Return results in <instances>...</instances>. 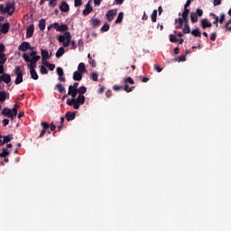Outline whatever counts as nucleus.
<instances>
[{
	"label": "nucleus",
	"mask_w": 231,
	"mask_h": 231,
	"mask_svg": "<svg viewBox=\"0 0 231 231\" xmlns=\"http://www.w3.org/2000/svg\"><path fill=\"white\" fill-rule=\"evenodd\" d=\"M201 27L203 30L207 29V28H212V23L210 22H208V20L207 18L202 19L200 22Z\"/></svg>",
	"instance_id": "11"
},
{
	"label": "nucleus",
	"mask_w": 231,
	"mask_h": 231,
	"mask_svg": "<svg viewBox=\"0 0 231 231\" xmlns=\"http://www.w3.org/2000/svg\"><path fill=\"white\" fill-rule=\"evenodd\" d=\"M49 129H51V131H55L57 129V126L55 125V124L51 123V125H49Z\"/></svg>",
	"instance_id": "56"
},
{
	"label": "nucleus",
	"mask_w": 231,
	"mask_h": 231,
	"mask_svg": "<svg viewBox=\"0 0 231 231\" xmlns=\"http://www.w3.org/2000/svg\"><path fill=\"white\" fill-rule=\"evenodd\" d=\"M1 77L2 81L5 82V84H10L12 82V76H10V74L4 73Z\"/></svg>",
	"instance_id": "14"
},
{
	"label": "nucleus",
	"mask_w": 231,
	"mask_h": 231,
	"mask_svg": "<svg viewBox=\"0 0 231 231\" xmlns=\"http://www.w3.org/2000/svg\"><path fill=\"white\" fill-rule=\"evenodd\" d=\"M6 60H7L6 54L0 53V65L6 64Z\"/></svg>",
	"instance_id": "29"
},
{
	"label": "nucleus",
	"mask_w": 231,
	"mask_h": 231,
	"mask_svg": "<svg viewBox=\"0 0 231 231\" xmlns=\"http://www.w3.org/2000/svg\"><path fill=\"white\" fill-rule=\"evenodd\" d=\"M3 152L0 153V158H6V156H8L10 154V152H8V149L6 148H3Z\"/></svg>",
	"instance_id": "37"
},
{
	"label": "nucleus",
	"mask_w": 231,
	"mask_h": 231,
	"mask_svg": "<svg viewBox=\"0 0 231 231\" xmlns=\"http://www.w3.org/2000/svg\"><path fill=\"white\" fill-rule=\"evenodd\" d=\"M217 39V34L216 32H213L210 34V41H216Z\"/></svg>",
	"instance_id": "52"
},
{
	"label": "nucleus",
	"mask_w": 231,
	"mask_h": 231,
	"mask_svg": "<svg viewBox=\"0 0 231 231\" xmlns=\"http://www.w3.org/2000/svg\"><path fill=\"white\" fill-rule=\"evenodd\" d=\"M113 89L114 91H120V89H122V86L114 85Z\"/></svg>",
	"instance_id": "59"
},
{
	"label": "nucleus",
	"mask_w": 231,
	"mask_h": 231,
	"mask_svg": "<svg viewBox=\"0 0 231 231\" xmlns=\"http://www.w3.org/2000/svg\"><path fill=\"white\" fill-rule=\"evenodd\" d=\"M185 59H186V56H185V55H180V56L178 58V61H179V62H185Z\"/></svg>",
	"instance_id": "57"
},
{
	"label": "nucleus",
	"mask_w": 231,
	"mask_h": 231,
	"mask_svg": "<svg viewBox=\"0 0 231 231\" xmlns=\"http://www.w3.org/2000/svg\"><path fill=\"white\" fill-rule=\"evenodd\" d=\"M29 57H32V58H33V57H38V56H37V52H36L35 51H32L30 52V54H29Z\"/></svg>",
	"instance_id": "62"
},
{
	"label": "nucleus",
	"mask_w": 231,
	"mask_h": 231,
	"mask_svg": "<svg viewBox=\"0 0 231 231\" xmlns=\"http://www.w3.org/2000/svg\"><path fill=\"white\" fill-rule=\"evenodd\" d=\"M56 39L62 44L63 48H68L70 44L72 50H77V42L71 41V32H66L63 34L57 35Z\"/></svg>",
	"instance_id": "1"
},
{
	"label": "nucleus",
	"mask_w": 231,
	"mask_h": 231,
	"mask_svg": "<svg viewBox=\"0 0 231 231\" xmlns=\"http://www.w3.org/2000/svg\"><path fill=\"white\" fill-rule=\"evenodd\" d=\"M40 71L42 75H48V69L44 65L40 66Z\"/></svg>",
	"instance_id": "41"
},
{
	"label": "nucleus",
	"mask_w": 231,
	"mask_h": 231,
	"mask_svg": "<svg viewBox=\"0 0 231 231\" xmlns=\"http://www.w3.org/2000/svg\"><path fill=\"white\" fill-rule=\"evenodd\" d=\"M90 23L95 27L96 26H100V19H98V18H92Z\"/></svg>",
	"instance_id": "32"
},
{
	"label": "nucleus",
	"mask_w": 231,
	"mask_h": 231,
	"mask_svg": "<svg viewBox=\"0 0 231 231\" xmlns=\"http://www.w3.org/2000/svg\"><path fill=\"white\" fill-rule=\"evenodd\" d=\"M30 48V42H23L22 44L19 45L18 50L19 51H28Z\"/></svg>",
	"instance_id": "10"
},
{
	"label": "nucleus",
	"mask_w": 231,
	"mask_h": 231,
	"mask_svg": "<svg viewBox=\"0 0 231 231\" xmlns=\"http://www.w3.org/2000/svg\"><path fill=\"white\" fill-rule=\"evenodd\" d=\"M4 12L5 14H8V15H14V12H15V3H8Z\"/></svg>",
	"instance_id": "4"
},
{
	"label": "nucleus",
	"mask_w": 231,
	"mask_h": 231,
	"mask_svg": "<svg viewBox=\"0 0 231 231\" xmlns=\"http://www.w3.org/2000/svg\"><path fill=\"white\" fill-rule=\"evenodd\" d=\"M31 73V79L33 80H39V74H37V70L35 69H29Z\"/></svg>",
	"instance_id": "20"
},
{
	"label": "nucleus",
	"mask_w": 231,
	"mask_h": 231,
	"mask_svg": "<svg viewBox=\"0 0 231 231\" xmlns=\"http://www.w3.org/2000/svg\"><path fill=\"white\" fill-rule=\"evenodd\" d=\"M41 125L42 127V130L41 131L40 138H42V136H44L46 134V131H48V129H50V124L46 123V122H42Z\"/></svg>",
	"instance_id": "6"
},
{
	"label": "nucleus",
	"mask_w": 231,
	"mask_h": 231,
	"mask_svg": "<svg viewBox=\"0 0 231 231\" xmlns=\"http://www.w3.org/2000/svg\"><path fill=\"white\" fill-rule=\"evenodd\" d=\"M1 32H2V33H8V32H10V23H5L2 24Z\"/></svg>",
	"instance_id": "19"
},
{
	"label": "nucleus",
	"mask_w": 231,
	"mask_h": 231,
	"mask_svg": "<svg viewBox=\"0 0 231 231\" xmlns=\"http://www.w3.org/2000/svg\"><path fill=\"white\" fill-rule=\"evenodd\" d=\"M190 21H191L192 24H194L195 23H198V14L192 12L190 14Z\"/></svg>",
	"instance_id": "27"
},
{
	"label": "nucleus",
	"mask_w": 231,
	"mask_h": 231,
	"mask_svg": "<svg viewBox=\"0 0 231 231\" xmlns=\"http://www.w3.org/2000/svg\"><path fill=\"white\" fill-rule=\"evenodd\" d=\"M170 41L171 42H178V38L176 37V35H174V34H170Z\"/></svg>",
	"instance_id": "46"
},
{
	"label": "nucleus",
	"mask_w": 231,
	"mask_h": 231,
	"mask_svg": "<svg viewBox=\"0 0 231 231\" xmlns=\"http://www.w3.org/2000/svg\"><path fill=\"white\" fill-rule=\"evenodd\" d=\"M158 17V10H153L151 15L152 23H156Z\"/></svg>",
	"instance_id": "30"
},
{
	"label": "nucleus",
	"mask_w": 231,
	"mask_h": 231,
	"mask_svg": "<svg viewBox=\"0 0 231 231\" xmlns=\"http://www.w3.org/2000/svg\"><path fill=\"white\" fill-rule=\"evenodd\" d=\"M225 17H226L225 14H220V18L218 19V23H220V24H223V23H225Z\"/></svg>",
	"instance_id": "48"
},
{
	"label": "nucleus",
	"mask_w": 231,
	"mask_h": 231,
	"mask_svg": "<svg viewBox=\"0 0 231 231\" xmlns=\"http://www.w3.org/2000/svg\"><path fill=\"white\" fill-rule=\"evenodd\" d=\"M68 106H73L74 109H80V103H78L75 99H67Z\"/></svg>",
	"instance_id": "9"
},
{
	"label": "nucleus",
	"mask_w": 231,
	"mask_h": 231,
	"mask_svg": "<svg viewBox=\"0 0 231 231\" xmlns=\"http://www.w3.org/2000/svg\"><path fill=\"white\" fill-rule=\"evenodd\" d=\"M10 99V94L6 93L5 91H0V103L3 104L5 100Z\"/></svg>",
	"instance_id": "13"
},
{
	"label": "nucleus",
	"mask_w": 231,
	"mask_h": 231,
	"mask_svg": "<svg viewBox=\"0 0 231 231\" xmlns=\"http://www.w3.org/2000/svg\"><path fill=\"white\" fill-rule=\"evenodd\" d=\"M112 95H113V92H112L111 90H107V91L106 92V98H110V97H112Z\"/></svg>",
	"instance_id": "64"
},
{
	"label": "nucleus",
	"mask_w": 231,
	"mask_h": 231,
	"mask_svg": "<svg viewBox=\"0 0 231 231\" xmlns=\"http://www.w3.org/2000/svg\"><path fill=\"white\" fill-rule=\"evenodd\" d=\"M82 72H79V70L75 71L73 73V80L80 81V79H82Z\"/></svg>",
	"instance_id": "22"
},
{
	"label": "nucleus",
	"mask_w": 231,
	"mask_h": 231,
	"mask_svg": "<svg viewBox=\"0 0 231 231\" xmlns=\"http://www.w3.org/2000/svg\"><path fill=\"white\" fill-rule=\"evenodd\" d=\"M93 12V6H91V1H88L83 10V15H89Z\"/></svg>",
	"instance_id": "8"
},
{
	"label": "nucleus",
	"mask_w": 231,
	"mask_h": 231,
	"mask_svg": "<svg viewBox=\"0 0 231 231\" xmlns=\"http://www.w3.org/2000/svg\"><path fill=\"white\" fill-rule=\"evenodd\" d=\"M56 89H58L59 93H64V91H66V88H64V86L60 83L56 85Z\"/></svg>",
	"instance_id": "36"
},
{
	"label": "nucleus",
	"mask_w": 231,
	"mask_h": 231,
	"mask_svg": "<svg viewBox=\"0 0 231 231\" xmlns=\"http://www.w3.org/2000/svg\"><path fill=\"white\" fill-rule=\"evenodd\" d=\"M2 138L4 140L0 139V145H5V143H8L12 142V140H14V137H12V135H10V134L2 136Z\"/></svg>",
	"instance_id": "12"
},
{
	"label": "nucleus",
	"mask_w": 231,
	"mask_h": 231,
	"mask_svg": "<svg viewBox=\"0 0 231 231\" xmlns=\"http://www.w3.org/2000/svg\"><path fill=\"white\" fill-rule=\"evenodd\" d=\"M42 53V60H48V59H51V56H50V52L48 51L42 49L41 50Z\"/></svg>",
	"instance_id": "15"
},
{
	"label": "nucleus",
	"mask_w": 231,
	"mask_h": 231,
	"mask_svg": "<svg viewBox=\"0 0 231 231\" xmlns=\"http://www.w3.org/2000/svg\"><path fill=\"white\" fill-rule=\"evenodd\" d=\"M189 14H190V10L189 8L184 7V11L182 13V17H189Z\"/></svg>",
	"instance_id": "45"
},
{
	"label": "nucleus",
	"mask_w": 231,
	"mask_h": 231,
	"mask_svg": "<svg viewBox=\"0 0 231 231\" xmlns=\"http://www.w3.org/2000/svg\"><path fill=\"white\" fill-rule=\"evenodd\" d=\"M125 84H131L133 86L134 85V79H133L131 77H128L125 79Z\"/></svg>",
	"instance_id": "43"
},
{
	"label": "nucleus",
	"mask_w": 231,
	"mask_h": 231,
	"mask_svg": "<svg viewBox=\"0 0 231 231\" xmlns=\"http://www.w3.org/2000/svg\"><path fill=\"white\" fill-rule=\"evenodd\" d=\"M88 62H89L91 68H97V61H95V60L90 59V60H88Z\"/></svg>",
	"instance_id": "47"
},
{
	"label": "nucleus",
	"mask_w": 231,
	"mask_h": 231,
	"mask_svg": "<svg viewBox=\"0 0 231 231\" xmlns=\"http://www.w3.org/2000/svg\"><path fill=\"white\" fill-rule=\"evenodd\" d=\"M78 91V88H74L71 85L69 87L68 93H76Z\"/></svg>",
	"instance_id": "51"
},
{
	"label": "nucleus",
	"mask_w": 231,
	"mask_h": 231,
	"mask_svg": "<svg viewBox=\"0 0 231 231\" xmlns=\"http://www.w3.org/2000/svg\"><path fill=\"white\" fill-rule=\"evenodd\" d=\"M23 59L25 60V62H30L27 64V67L29 69H35L37 68V62L41 60V56H34L32 59H30V56H28L26 53L23 54Z\"/></svg>",
	"instance_id": "2"
},
{
	"label": "nucleus",
	"mask_w": 231,
	"mask_h": 231,
	"mask_svg": "<svg viewBox=\"0 0 231 231\" xmlns=\"http://www.w3.org/2000/svg\"><path fill=\"white\" fill-rule=\"evenodd\" d=\"M78 71L84 75V73H86V64H84L83 62L79 63L78 66Z\"/></svg>",
	"instance_id": "25"
},
{
	"label": "nucleus",
	"mask_w": 231,
	"mask_h": 231,
	"mask_svg": "<svg viewBox=\"0 0 231 231\" xmlns=\"http://www.w3.org/2000/svg\"><path fill=\"white\" fill-rule=\"evenodd\" d=\"M74 5L75 6H82V0H75Z\"/></svg>",
	"instance_id": "53"
},
{
	"label": "nucleus",
	"mask_w": 231,
	"mask_h": 231,
	"mask_svg": "<svg viewBox=\"0 0 231 231\" xmlns=\"http://www.w3.org/2000/svg\"><path fill=\"white\" fill-rule=\"evenodd\" d=\"M13 73H14V75H16V77H19V76L23 75V71H21V67L16 66V67L14 69Z\"/></svg>",
	"instance_id": "28"
},
{
	"label": "nucleus",
	"mask_w": 231,
	"mask_h": 231,
	"mask_svg": "<svg viewBox=\"0 0 231 231\" xmlns=\"http://www.w3.org/2000/svg\"><path fill=\"white\" fill-rule=\"evenodd\" d=\"M198 17H203V11L200 8H198L196 11Z\"/></svg>",
	"instance_id": "50"
},
{
	"label": "nucleus",
	"mask_w": 231,
	"mask_h": 231,
	"mask_svg": "<svg viewBox=\"0 0 231 231\" xmlns=\"http://www.w3.org/2000/svg\"><path fill=\"white\" fill-rule=\"evenodd\" d=\"M8 124H10V120H9V119H4V120H3V125H4V127H6V125H8Z\"/></svg>",
	"instance_id": "63"
},
{
	"label": "nucleus",
	"mask_w": 231,
	"mask_h": 231,
	"mask_svg": "<svg viewBox=\"0 0 231 231\" xmlns=\"http://www.w3.org/2000/svg\"><path fill=\"white\" fill-rule=\"evenodd\" d=\"M182 32L184 34L190 33V26L189 24H184V27L182 28Z\"/></svg>",
	"instance_id": "39"
},
{
	"label": "nucleus",
	"mask_w": 231,
	"mask_h": 231,
	"mask_svg": "<svg viewBox=\"0 0 231 231\" xmlns=\"http://www.w3.org/2000/svg\"><path fill=\"white\" fill-rule=\"evenodd\" d=\"M39 29L41 32H44V30H46V20H44V18L39 21Z\"/></svg>",
	"instance_id": "21"
},
{
	"label": "nucleus",
	"mask_w": 231,
	"mask_h": 231,
	"mask_svg": "<svg viewBox=\"0 0 231 231\" xmlns=\"http://www.w3.org/2000/svg\"><path fill=\"white\" fill-rule=\"evenodd\" d=\"M116 14H118V10H116V9L109 10L106 14L107 21H109V23H111V21H113V19H115V16H116Z\"/></svg>",
	"instance_id": "5"
},
{
	"label": "nucleus",
	"mask_w": 231,
	"mask_h": 231,
	"mask_svg": "<svg viewBox=\"0 0 231 231\" xmlns=\"http://www.w3.org/2000/svg\"><path fill=\"white\" fill-rule=\"evenodd\" d=\"M60 10V12H69V5L67 2H61Z\"/></svg>",
	"instance_id": "18"
},
{
	"label": "nucleus",
	"mask_w": 231,
	"mask_h": 231,
	"mask_svg": "<svg viewBox=\"0 0 231 231\" xmlns=\"http://www.w3.org/2000/svg\"><path fill=\"white\" fill-rule=\"evenodd\" d=\"M56 71H57V75H58L59 77H64V70L62 69V68L58 67V68L56 69Z\"/></svg>",
	"instance_id": "44"
},
{
	"label": "nucleus",
	"mask_w": 231,
	"mask_h": 231,
	"mask_svg": "<svg viewBox=\"0 0 231 231\" xmlns=\"http://www.w3.org/2000/svg\"><path fill=\"white\" fill-rule=\"evenodd\" d=\"M64 53H65L64 47H60L56 52V58L60 59V57H62V55H64Z\"/></svg>",
	"instance_id": "26"
},
{
	"label": "nucleus",
	"mask_w": 231,
	"mask_h": 231,
	"mask_svg": "<svg viewBox=\"0 0 231 231\" xmlns=\"http://www.w3.org/2000/svg\"><path fill=\"white\" fill-rule=\"evenodd\" d=\"M88 88L86 87H79L78 88V95H86Z\"/></svg>",
	"instance_id": "33"
},
{
	"label": "nucleus",
	"mask_w": 231,
	"mask_h": 231,
	"mask_svg": "<svg viewBox=\"0 0 231 231\" xmlns=\"http://www.w3.org/2000/svg\"><path fill=\"white\" fill-rule=\"evenodd\" d=\"M47 68L50 69V71H53V69H55V64L50 63L48 64Z\"/></svg>",
	"instance_id": "54"
},
{
	"label": "nucleus",
	"mask_w": 231,
	"mask_h": 231,
	"mask_svg": "<svg viewBox=\"0 0 231 231\" xmlns=\"http://www.w3.org/2000/svg\"><path fill=\"white\" fill-rule=\"evenodd\" d=\"M175 29L176 30H181L183 28V19L181 18H177L175 19Z\"/></svg>",
	"instance_id": "17"
},
{
	"label": "nucleus",
	"mask_w": 231,
	"mask_h": 231,
	"mask_svg": "<svg viewBox=\"0 0 231 231\" xmlns=\"http://www.w3.org/2000/svg\"><path fill=\"white\" fill-rule=\"evenodd\" d=\"M124 21V14L121 12L118 14L117 18L116 20V24H120Z\"/></svg>",
	"instance_id": "34"
},
{
	"label": "nucleus",
	"mask_w": 231,
	"mask_h": 231,
	"mask_svg": "<svg viewBox=\"0 0 231 231\" xmlns=\"http://www.w3.org/2000/svg\"><path fill=\"white\" fill-rule=\"evenodd\" d=\"M2 115L4 116H7V118H11V120H14L17 116V108L14 107L13 109L5 107L2 111Z\"/></svg>",
	"instance_id": "3"
},
{
	"label": "nucleus",
	"mask_w": 231,
	"mask_h": 231,
	"mask_svg": "<svg viewBox=\"0 0 231 231\" xmlns=\"http://www.w3.org/2000/svg\"><path fill=\"white\" fill-rule=\"evenodd\" d=\"M109 23H106L100 29V32H109Z\"/></svg>",
	"instance_id": "42"
},
{
	"label": "nucleus",
	"mask_w": 231,
	"mask_h": 231,
	"mask_svg": "<svg viewBox=\"0 0 231 231\" xmlns=\"http://www.w3.org/2000/svg\"><path fill=\"white\" fill-rule=\"evenodd\" d=\"M139 79H141L142 82H143V83L149 82V78H145L143 76H140Z\"/></svg>",
	"instance_id": "60"
},
{
	"label": "nucleus",
	"mask_w": 231,
	"mask_h": 231,
	"mask_svg": "<svg viewBox=\"0 0 231 231\" xmlns=\"http://www.w3.org/2000/svg\"><path fill=\"white\" fill-rule=\"evenodd\" d=\"M210 17H213L214 22L213 24H216V26H217L218 23H219V17H217V15H216V14L214 13H210Z\"/></svg>",
	"instance_id": "31"
},
{
	"label": "nucleus",
	"mask_w": 231,
	"mask_h": 231,
	"mask_svg": "<svg viewBox=\"0 0 231 231\" xmlns=\"http://www.w3.org/2000/svg\"><path fill=\"white\" fill-rule=\"evenodd\" d=\"M33 25H30L27 29H26V38L27 39H31V37H33Z\"/></svg>",
	"instance_id": "16"
},
{
	"label": "nucleus",
	"mask_w": 231,
	"mask_h": 231,
	"mask_svg": "<svg viewBox=\"0 0 231 231\" xmlns=\"http://www.w3.org/2000/svg\"><path fill=\"white\" fill-rule=\"evenodd\" d=\"M23 82V74L20 76H16V79L14 80V84L16 86H19V84H21Z\"/></svg>",
	"instance_id": "40"
},
{
	"label": "nucleus",
	"mask_w": 231,
	"mask_h": 231,
	"mask_svg": "<svg viewBox=\"0 0 231 231\" xmlns=\"http://www.w3.org/2000/svg\"><path fill=\"white\" fill-rule=\"evenodd\" d=\"M6 48L5 47V44H0V53H5Z\"/></svg>",
	"instance_id": "61"
},
{
	"label": "nucleus",
	"mask_w": 231,
	"mask_h": 231,
	"mask_svg": "<svg viewBox=\"0 0 231 231\" xmlns=\"http://www.w3.org/2000/svg\"><path fill=\"white\" fill-rule=\"evenodd\" d=\"M75 100L81 106H84V104L86 102V97H84V95H79L77 99H75Z\"/></svg>",
	"instance_id": "23"
},
{
	"label": "nucleus",
	"mask_w": 231,
	"mask_h": 231,
	"mask_svg": "<svg viewBox=\"0 0 231 231\" xmlns=\"http://www.w3.org/2000/svg\"><path fill=\"white\" fill-rule=\"evenodd\" d=\"M90 79L91 80H93L94 82H98V74H97V72H92L90 74Z\"/></svg>",
	"instance_id": "38"
},
{
	"label": "nucleus",
	"mask_w": 231,
	"mask_h": 231,
	"mask_svg": "<svg viewBox=\"0 0 231 231\" xmlns=\"http://www.w3.org/2000/svg\"><path fill=\"white\" fill-rule=\"evenodd\" d=\"M191 35H193L194 37H201V32L199 31V29H194L191 31Z\"/></svg>",
	"instance_id": "35"
},
{
	"label": "nucleus",
	"mask_w": 231,
	"mask_h": 231,
	"mask_svg": "<svg viewBox=\"0 0 231 231\" xmlns=\"http://www.w3.org/2000/svg\"><path fill=\"white\" fill-rule=\"evenodd\" d=\"M66 118L68 122H71V120H75V112H67Z\"/></svg>",
	"instance_id": "24"
},
{
	"label": "nucleus",
	"mask_w": 231,
	"mask_h": 231,
	"mask_svg": "<svg viewBox=\"0 0 231 231\" xmlns=\"http://www.w3.org/2000/svg\"><path fill=\"white\" fill-rule=\"evenodd\" d=\"M49 6H53V8H55V6H57V2H55L54 0H51L49 2Z\"/></svg>",
	"instance_id": "58"
},
{
	"label": "nucleus",
	"mask_w": 231,
	"mask_h": 231,
	"mask_svg": "<svg viewBox=\"0 0 231 231\" xmlns=\"http://www.w3.org/2000/svg\"><path fill=\"white\" fill-rule=\"evenodd\" d=\"M126 93H131V91H133V88H129V85L125 84V88H124Z\"/></svg>",
	"instance_id": "55"
},
{
	"label": "nucleus",
	"mask_w": 231,
	"mask_h": 231,
	"mask_svg": "<svg viewBox=\"0 0 231 231\" xmlns=\"http://www.w3.org/2000/svg\"><path fill=\"white\" fill-rule=\"evenodd\" d=\"M68 95H70V97H72V99L77 98V95H79V92H68Z\"/></svg>",
	"instance_id": "49"
},
{
	"label": "nucleus",
	"mask_w": 231,
	"mask_h": 231,
	"mask_svg": "<svg viewBox=\"0 0 231 231\" xmlns=\"http://www.w3.org/2000/svg\"><path fill=\"white\" fill-rule=\"evenodd\" d=\"M55 30L58 32H68V24H59V23H54Z\"/></svg>",
	"instance_id": "7"
}]
</instances>
